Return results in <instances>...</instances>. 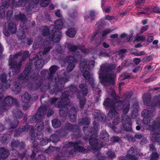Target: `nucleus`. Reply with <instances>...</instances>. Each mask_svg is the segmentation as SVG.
Listing matches in <instances>:
<instances>
[{
    "mask_svg": "<svg viewBox=\"0 0 160 160\" xmlns=\"http://www.w3.org/2000/svg\"><path fill=\"white\" fill-rule=\"evenodd\" d=\"M58 67L55 65L51 66L49 68L47 78L43 80L42 78L35 72L30 66L26 67L18 77L15 81L12 89L13 92L18 94L22 89V85L25 84L30 79L36 89L39 88L42 92L47 91L49 89V93L51 95L61 93L65 83L69 80L65 78L67 75L66 70H63L61 72V78H53Z\"/></svg>",
    "mask_w": 160,
    "mask_h": 160,
    "instance_id": "1",
    "label": "nucleus"
},
{
    "mask_svg": "<svg viewBox=\"0 0 160 160\" xmlns=\"http://www.w3.org/2000/svg\"><path fill=\"white\" fill-rule=\"evenodd\" d=\"M83 131L85 134V138L88 140L89 144L94 148L96 149L98 144L97 138L98 134L94 132L93 129L92 127L85 128L83 127Z\"/></svg>",
    "mask_w": 160,
    "mask_h": 160,
    "instance_id": "2",
    "label": "nucleus"
},
{
    "mask_svg": "<svg viewBox=\"0 0 160 160\" xmlns=\"http://www.w3.org/2000/svg\"><path fill=\"white\" fill-rule=\"evenodd\" d=\"M35 128L37 132H35L33 127L32 125H28L27 127V130L29 132V135L35 139V136H37L38 139H41L43 137V133L41 131L44 128V124L42 120L40 119L37 122L35 125Z\"/></svg>",
    "mask_w": 160,
    "mask_h": 160,
    "instance_id": "3",
    "label": "nucleus"
},
{
    "mask_svg": "<svg viewBox=\"0 0 160 160\" xmlns=\"http://www.w3.org/2000/svg\"><path fill=\"white\" fill-rule=\"evenodd\" d=\"M130 104L129 102L127 105L123 108V112L124 114L122 115V125L124 130L126 131H131L132 129V122L131 118L126 115L128 113L130 108Z\"/></svg>",
    "mask_w": 160,
    "mask_h": 160,
    "instance_id": "4",
    "label": "nucleus"
},
{
    "mask_svg": "<svg viewBox=\"0 0 160 160\" xmlns=\"http://www.w3.org/2000/svg\"><path fill=\"white\" fill-rule=\"evenodd\" d=\"M80 130L77 126L68 122L65 123L63 128L60 130L59 133L61 136H66L68 132H78Z\"/></svg>",
    "mask_w": 160,
    "mask_h": 160,
    "instance_id": "5",
    "label": "nucleus"
},
{
    "mask_svg": "<svg viewBox=\"0 0 160 160\" xmlns=\"http://www.w3.org/2000/svg\"><path fill=\"white\" fill-rule=\"evenodd\" d=\"M15 105L17 107L19 106V104L17 100L13 98L11 96L6 97L0 104V108L2 110L6 109V106H10L12 105Z\"/></svg>",
    "mask_w": 160,
    "mask_h": 160,
    "instance_id": "6",
    "label": "nucleus"
},
{
    "mask_svg": "<svg viewBox=\"0 0 160 160\" xmlns=\"http://www.w3.org/2000/svg\"><path fill=\"white\" fill-rule=\"evenodd\" d=\"M46 112V109L45 107H40L38 109L35 115L30 117L28 122L30 123H33L38 122L45 115Z\"/></svg>",
    "mask_w": 160,
    "mask_h": 160,
    "instance_id": "7",
    "label": "nucleus"
},
{
    "mask_svg": "<svg viewBox=\"0 0 160 160\" xmlns=\"http://www.w3.org/2000/svg\"><path fill=\"white\" fill-rule=\"evenodd\" d=\"M70 92L69 90H65L62 93L60 101L58 104L57 107H63L68 105L69 103V100L68 98L70 95Z\"/></svg>",
    "mask_w": 160,
    "mask_h": 160,
    "instance_id": "8",
    "label": "nucleus"
},
{
    "mask_svg": "<svg viewBox=\"0 0 160 160\" xmlns=\"http://www.w3.org/2000/svg\"><path fill=\"white\" fill-rule=\"evenodd\" d=\"M99 75L100 80L108 82L110 84L114 85V78L116 76L115 74H109L108 75L104 76V74L102 73L99 72Z\"/></svg>",
    "mask_w": 160,
    "mask_h": 160,
    "instance_id": "9",
    "label": "nucleus"
},
{
    "mask_svg": "<svg viewBox=\"0 0 160 160\" xmlns=\"http://www.w3.org/2000/svg\"><path fill=\"white\" fill-rule=\"evenodd\" d=\"M51 33L49 36V39L50 41L55 42H59L60 40L62 33L61 32L57 30L51 29Z\"/></svg>",
    "mask_w": 160,
    "mask_h": 160,
    "instance_id": "10",
    "label": "nucleus"
},
{
    "mask_svg": "<svg viewBox=\"0 0 160 160\" xmlns=\"http://www.w3.org/2000/svg\"><path fill=\"white\" fill-rule=\"evenodd\" d=\"M135 153L134 148L131 147L128 151L126 156H122L119 158L120 160H137L138 158L134 155Z\"/></svg>",
    "mask_w": 160,
    "mask_h": 160,
    "instance_id": "11",
    "label": "nucleus"
},
{
    "mask_svg": "<svg viewBox=\"0 0 160 160\" xmlns=\"http://www.w3.org/2000/svg\"><path fill=\"white\" fill-rule=\"evenodd\" d=\"M11 147L12 149L18 148L20 150L24 149L26 147L24 142H20L19 140L12 139L11 141Z\"/></svg>",
    "mask_w": 160,
    "mask_h": 160,
    "instance_id": "12",
    "label": "nucleus"
},
{
    "mask_svg": "<svg viewBox=\"0 0 160 160\" xmlns=\"http://www.w3.org/2000/svg\"><path fill=\"white\" fill-rule=\"evenodd\" d=\"M31 61H35L34 64L37 69H41L42 68L44 65V62L42 58H39L37 55H34L32 59H30Z\"/></svg>",
    "mask_w": 160,
    "mask_h": 160,
    "instance_id": "13",
    "label": "nucleus"
},
{
    "mask_svg": "<svg viewBox=\"0 0 160 160\" xmlns=\"http://www.w3.org/2000/svg\"><path fill=\"white\" fill-rule=\"evenodd\" d=\"M83 144L81 141H78L77 145L75 147H74L73 148L74 152H79L82 153L87 152L88 150V148L87 146L84 147L80 145H82Z\"/></svg>",
    "mask_w": 160,
    "mask_h": 160,
    "instance_id": "14",
    "label": "nucleus"
},
{
    "mask_svg": "<svg viewBox=\"0 0 160 160\" xmlns=\"http://www.w3.org/2000/svg\"><path fill=\"white\" fill-rule=\"evenodd\" d=\"M115 67L114 65L112 64H108L104 65L100 67L99 72H102L103 73L110 72L114 69Z\"/></svg>",
    "mask_w": 160,
    "mask_h": 160,
    "instance_id": "15",
    "label": "nucleus"
},
{
    "mask_svg": "<svg viewBox=\"0 0 160 160\" xmlns=\"http://www.w3.org/2000/svg\"><path fill=\"white\" fill-rule=\"evenodd\" d=\"M49 95L46 93H43L41 96L40 98V102L42 105L41 107H45L46 111L47 110V107L49 106Z\"/></svg>",
    "mask_w": 160,
    "mask_h": 160,
    "instance_id": "16",
    "label": "nucleus"
},
{
    "mask_svg": "<svg viewBox=\"0 0 160 160\" xmlns=\"http://www.w3.org/2000/svg\"><path fill=\"white\" fill-rule=\"evenodd\" d=\"M148 107V109H144L142 112L143 117L152 118L153 117V112L155 110L154 106H150Z\"/></svg>",
    "mask_w": 160,
    "mask_h": 160,
    "instance_id": "17",
    "label": "nucleus"
},
{
    "mask_svg": "<svg viewBox=\"0 0 160 160\" xmlns=\"http://www.w3.org/2000/svg\"><path fill=\"white\" fill-rule=\"evenodd\" d=\"M9 65L10 68L13 69L15 71V73L19 72L21 69V62L18 63L17 62H14L12 59L9 60Z\"/></svg>",
    "mask_w": 160,
    "mask_h": 160,
    "instance_id": "18",
    "label": "nucleus"
},
{
    "mask_svg": "<svg viewBox=\"0 0 160 160\" xmlns=\"http://www.w3.org/2000/svg\"><path fill=\"white\" fill-rule=\"evenodd\" d=\"M114 109L116 111L121 110L126 104L125 101L124 100H118L115 99L114 102Z\"/></svg>",
    "mask_w": 160,
    "mask_h": 160,
    "instance_id": "19",
    "label": "nucleus"
},
{
    "mask_svg": "<svg viewBox=\"0 0 160 160\" xmlns=\"http://www.w3.org/2000/svg\"><path fill=\"white\" fill-rule=\"evenodd\" d=\"M22 30L19 29L17 32V36L19 39H24L26 36L25 33L28 32L29 31V28L26 26H23L22 27Z\"/></svg>",
    "mask_w": 160,
    "mask_h": 160,
    "instance_id": "20",
    "label": "nucleus"
},
{
    "mask_svg": "<svg viewBox=\"0 0 160 160\" xmlns=\"http://www.w3.org/2000/svg\"><path fill=\"white\" fill-rule=\"evenodd\" d=\"M55 25L53 24L50 26V28L56 30H60L63 27V24L62 20L61 19L56 20L54 22Z\"/></svg>",
    "mask_w": 160,
    "mask_h": 160,
    "instance_id": "21",
    "label": "nucleus"
},
{
    "mask_svg": "<svg viewBox=\"0 0 160 160\" xmlns=\"http://www.w3.org/2000/svg\"><path fill=\"white\" fill-rule=\"evenodd\" d=\"M143 100L145 104L148 107L156 105V103L153 104L151 101V95L149 94H145L143 96Z\"/></svg>",
    "mask_w": 160,
    "mask_h": 160,
    "instance_id": "22",
    "label": "nucleus"
},
{
    "mask_svg": "<svg viewBox=\"0 0 160 160\" xmlns=\"http://www.w3.org/2000/svg\"><path fill=\"white\" fill-rule=\"evenodd\" d=\"M7 76L4 74H2L0 75V80L3 83L2 88L3 89L9 88L10 87V84L6 81Z\"/></svg>",
    "mask_w": 160,
    "mask_h": 160,
    "instance_id": "23",
    "label": "nucleus"
},
{
    "mask_svg": "<svg viewBox=\"0 0 160 160\" xmlns=\"http://www.w3.org/2000/svg\"><path fill=\"white\" fill-rule=\"evenodd\" d=\"M114 101L109 98H106L103 102V104L105 108H113L114 107Z\"/></svg>",
    "mask_w": 160,
    "mask_h": 160,
    "instance_id": "24",
    "label": "nucleus"
},
{
    "mask_svg": "<svg viewBox=\"0 0 160 160\" xmlns=\"http://www.w3.org/2000/svg\"><path fill=\"white\" fill-rule=\"evenodd\" d=\"M77 112L75 108L74 107H71L69 111L68 116L72 122H74L76 121L77 117Z\"/></svg>",
    "mask_w": 160,
    "mask_h": 160,
    "instance_id": "25",
    "label": "nucleus"
},
{
    "mask_svg": "<svg viewBox=\"0 0 160 160\" xmlns=\"http://www.w3.org/2000/svg\"><path fill=\"white\" fill-rule=\"evenodd\" d=\"M93 115L95 119L98 122H104L106 120V117L104 114L95 112Z\"/></svg>",
    "mask_w": 160,
    "mask_h": 160,
    "instance_id": "26",
    "label": "nucleus"
},
{
    "mask_svg": "<svg viewBox=\"0 0 160 160\" xmlns=\"http://www.w3.org/2000/svg\"><path fill=\"white\" fill-rule=\"evenodd\" d=\"M9 154L8 150L3 147L0 148V159L4 160L7 159Z\"/></svg>",
    "mask_w": 160,
    "mask_h": 160,
    "instance_id": "27",
    "label": "nucleus"
},
{
    "mask_svg": "<svg viewBox=\"0 0 160 160\" xmlns=\"http://www.w3.org/2000/svg\"><path fill=\"white\" fill-rule=\"evenodd\" d=\"M10 6V4L6 1L3 2L2 1V5L0 6V15L3 16L4 15L5 13V9L7 8Z\"/></svg>",
    "mask_w": 160,
    "mask_h": 160,
    "instance_id": "28",
    "label": "nucleus"
},
{
    "mask_svg": "<svg viewBox=\"0 0 160 160\" xmlns=\"http://www.w3.org/2000/svg\"><path fill=\"white\" fill-rule=\"evenodd\" d=\"M57 107L60 108L59 111V114L60 116L65 117L67 116L69 110V109L67 107L63 106V107Z\"/></svg>",
    "mask_w": 160,
    "mask_h": 160,
    "instance_id": "29",
    "label": "nucleus"
},
{
    "mask_svg": "<svg viewBox=\"0 0 160 160\" xmlns=\"http://www.w3.org/2000/svg\"><path fill=\"white\" fill-rule=\"evenodd\" d=\"M26 129H27V127L25 126H22L20 127L15 131L14 136L18 137L20 136Z\"/></svg>",
    "mask_w": 160,
    "mask_h": 160,
    "instance_id": "30",
    "label": "nucleus"
},
{
    "mask_svg": "<svg viewBox=\"0 0 160 160\" xmlns=\"http://www.w3.org/2000/svg\"><path fill=\"white\" fill-rule=\"evenodd\" d=\"M11 138L10 134H7L4 135L0 139L1 142L3 145L7 144Z\"/></svg>",
    "mask_w": 160,
    "mask_h": 160,
    "instance_id": "31",
    "label": "nucleus"
},
{
    "mask_svg": "<svg viewBox=\"0 0 160 160\" xmlns=\"http://www.w3.org/2000/svg\"><path fill=\"white\" fill-rule=\"evenodd\" d=\"M31 98V96L26 92L24 93L21 97V101L25 103H28Z\"/></svg>",
    "mask_w": 160,
    "mask_h": 160,
    "instance_id": "32",
    "label": "nucleus"
},
{
    "mask_svg": "<svg viewBox=\"0 0 160 160\" xmlns=\"http://www.w3.org/2000/svg\"><path fill=\"white\" fill-rule=\"evenodd\" d=\"M79 87L81 89L82 95L84 96H86L88 93V90L87 86L84 84H80Z\"/></svg>",
    "mask_w": 160,
    "mask_h": 160,
    "instance_id": "33",
    "label": "nucleus"
},
{
    "mask_svg": "<svg viewBox=\"0 0 160 160\" xmlns=\"http://www.w3.org/2000/svg\"><path fill=\"white\" fill-rule=\"evenodd\" d=\"M88 14H85L84 15V17L86 18H89L91 21H94L95 20V17L96 16V12L95 10H89L88 12Z\"/></svg>",
    "mask_w": 160,
    "mask_h": 160,
    "instance_id": "34",
    "label": "nucleus"
},
{
    "mask_svg": "<svg viewBox=\"0 0 160 160\" xmlns=\"http://www.w3.org/2000/svg\"><path fill=\"white\" fill-rule=\"evenodd\" d=\"M8 28L11 33L14 34L16 32L17 28L16 25L13 23H10L8 24Z\"/></svg>",
    "mask_w": 160,
    "mask_h": 160,
    "instance_id": "35",
    "label": "nucleus"
},
{
    "mask_svg": "<svg viewBox=\"0 0 160 160\" xmlns=\"http://www.w3.org/2000/svg\"><path fill=\"white\" fill-rule=\"evenodd\" d=\"M90 123L89 118L87 117H85L81 119L78 120V123L80 125H84V126L88 125Z\"/></svg>",
    "mask_w": 160,
    "mask_h": 160,
    "instance_id": "36",
    "label": "nucleus"
},
{
    "mask_svg": "<svg viewBox=\"0 0 160 160\" xmlns=\"http://www.w3.org/2000/svg\"><path fill=\"white\" fill-rule=\"evenodd\" d=\"M109 135L108 132L105 131H102L99 136L101 139L106 141H109L108 137Z\"/></svg>",
    "mask_w": 160,
    "mask_h": 160,
    "instance_id": "37",
    "label": "nucleus"
},
{
    "mask_svg": "<svg viewBox=\"0 0 160 160\" xmlns=\"http://www.w3.org/2000/svg\"><path fill=\"white\" fill-rule=\"evenodd\" d=\"M76 33V31L75 28H72L68 29L66 32V34L70 38L75 37Z\"/></svg>",
    "mask_w": 160,
    "mask_h": 160,
    "instance_id": "38",
    "label": "nucleus"
},
{
    "mask_svg": "<svg viewBox=\"0 0 160 160\" xmlns=\"http://www.w3.org/2000/svg\"><path fill=\"white\" fill-rule=\"evenodd\" d=\"M22 52L20 51L18 52V53L15 54H11L9 56V60L12 59V61H13L14 62H17L18 58L20 57L22 54Z\"/></svg>",
    "mask_w": 160,
    "mask_h": 160,
    "instance_id": "39",
    "label": "nucleus"
},
{
    "mask_svg": "<svg viewBox=\"0 0 160 160\" xmlns=\"http://www.w3.org/2000/svg\"><path fill=\"white\" fill-rule=\"evenodd\" d=\"M110 110L108 114V119H112L113 118H115L116 115L118 113L115 109L110 108Z\"/></svg>",
    "mask_w": 160,
    "mask_h": 160,
    "instance_id": "40",
    "label": "nucleus"
},
{
    "mask_svg": "<svg viewBox=\"0 0 160 160\" xmlns=\"http://www.w3.org/2000/svg\"><path fill=\"white\" fill-rule=\"evenodd\" d=\"M51 31L52 30L50 28V26L49 28H48V26H45L43 27L42 29V35L44 36L50 35V33H51Z\"/></svg>",
    "mask_w": 160,
    "mask_h": 160,
    "instance_id": "41",
    "label": "nucleus"
},
{
    "mask_svg": "<svg viewBox=\"0 0 160 160\" xmlns=\"http://www.w3.org/2000/svg\"><path fill=\"white\" fill-rule=\"evenodd\" d=\"M52 126L55 128L60 127L61 124V121L58 118H54L52 121Z\"/></svg>",
    "mask_w": 160,
    "mask_h": 160,
    "instance_id": "42",
    "label": "nucleus"
},
{
    "mask_svg": "<svg viewBox=\"0 0 160 160\" xmlns=\"http://www.w3.org/2000/svg\"><path fill=\"white\" fill-rule=\"evenodd\" d=\"M87 61L84 60H82L80 61L79 68L81 71H84V70H87Z\"/></svg>",
    "mask_w": 160,
    "mask_h": 160,
    "instance_id": "43",
    "label": "nucleus"
},
{
    "mask_svg": "<svg viewBox=\"0 0 160 160\" xmlns=\"http://www.w3.org/2000/svg\"><path fill=\"white\" fill-rule=\"evenodd\" d=\"M49 139L50 141L53 143L58 142L60 140L59 136L56 134H53L51 135Z\"/></svg>",
    "mask_w": 160,
    "mask_h": 160,
    "instance_id": "44",
    "label": "nucleus"
},
{
    "mask_svg": "<svg viewBox=\"0 0 160 160\" xmlns=\"http://www.w3.org/2000/svg\"><path fill=\"white\" fill-rule=\"evenodd\" d=\"M152 130H156L158 129H160V120L157 122L153 121L152 126Z\"/></svg>",
    "mask_w": 160,
    "mask_h": 160,
    "instance_id": "45",
    "label": "nucleus"
},
{
    "mask_svg": "<svg viewBox=\"0 0 160 160\" xmlns=\"http://www.w3.org/2000/svg\"><path fill=\"white\" fill-rule=\"evenodd\" d=\"M29 136L31 139V142L32 143V146L34 148H36L38 145V142L36 141V140H40L41 139H38L37 138V136H35V139L32 138V137L29 135Z\"/></svg>",
    "mask_w": 160,
    "mask_h": 160,
    "instance_id": "46",
    "label": "nucleus"
},
{
    "mask_svg": "<svg viewBox=\"0 0 160 160\" xmlns=\"http://www.w3.org/2000/svg\"><path fill=\"white\" fill-rule=\"evenodd\" d=\"M36 6V4L32 2L26 6V10L28 12L32 11H33L34 10L33 9L34 8H37Z\"/></svg>",
    "mask_w": 160,
    "mask_h": 160,
    "instance_id": "47",
    "label": "nucleus"
},
{
    "mask_svg": "<svg viewBox=\"0 0 160 160\" xmlns=\"http://www.w3.org/2000/svg\"><path fill=\"white\" fill-rule=\"evenodd\" d=\"M75 66V64L74 63H69L67 66L66 69L67 71H66L67 72V75L66 76L65 78H67L69 79V78L67 77L68 75V73L72 71Z\"/></svg>",
    "mask_w": 160,
    "mask_h": 160,
    "instance_id": "48",
    "label": "nucleus"
},
{
    "mask_svg": "<svg viewBox=\"0 0 160 160\" xmlns=\"http://www.w3.org/2000/svg\"><path fill=\"white\" fill-rule=\"evenodd\" d=\"M68 48L71 52H74L78 49V47L72 43H69L67 45Z\"/></svg>",
    "mask_w": 160,
    "mask_h": 160,
    "instance_id": "49",
    "label": "nucleus"
},
{
    "mask_svg": "<svg viewBox=\"0 0 160 160\" xmlns=\"http://www.w3.org/2000/svg\"><path fill=\"white\" fill-rule=\"evenodd\" d=\"M19 124L18 121L17 119H14L13 120L10 121L9 126L10 128H16Z\"/></svg>",
    "mask_w": 160,
    "mask_h": 160,
    "instance_id": "50",
    "label": "nucleus"
},
{
    "mask_svg": "<svg viewBox=\"0 0 160 160\" xmlns=\"http://www.w3.org/2000/svg\"><path fill=\"white\" fill-rule=\"evenodd\" d=\"M65 60L66 62L69 63H74L76 61V59L75 58L71 55L67 56L65 58Z\"/></svg>",
    "mask_w": 160,
    "mask_h": 160,
    "instance_id": "51",
    "label": "nucleus"
},
{
    "mask_svg": "<svg viewBox=\"0 0 160 160\" xmlns=\"http://www.w3.org/2000/svg\"><path fill=\"white\" fill-rule=\"evenodd\" d=\"M13 116L17 119H20L23 117V114L21 111L18 110L13 113Z\"/></svg>",
    "mask_w": 160,
    "mask_h": 160,
    "instance_id": "52",
    "label": "nucleus"
},
{
    "mask_svg": "<svg viewBox=\"0 0 160 160\" xmlns=\"http://www.w3.org/2000/svg\"><path fill=\"white\" fill-rule=\"evenodd\" d=\"M87 99L85 98H82L79 101V106L81 109L83 108L86 102Z\"/></svg>",
    "mask_w": 160,
    "mask_h": 160,
    "instance_id": "53",
    "label": "nucleus"
},
{
    "mask_svg": "<svg viewBox=\"0 0 160 160\" xmlns=\"http://www.w3.org/2000/svg\"><path fill=\"white\" fill-rule=\"evenodd\" d=\"M77 11L74 9L70 10L68 12V14L69 16L72 18H76L77 16Z\"/></svg>",
    "mask_w": 160,
    "mask_h": 160,
    "instance_id": "54",
    "label": "nucleus"
},
{
    "mask_svg": "<svg viewBox=\"0 0 160 160\" xmlns=\"http://www.w3.org/2000/svg\"><path fill=\"white\" fill-rule=\"evenodd\" d=\"M31 0H19L18 1V5L21 7L25 6L27 3H29Z\"/></svg>",
    "mask_w": 160,
    "mask_h": 160,
    "instance_id": "55",
    "label": "nucleus"
},
{
    "mask_svg": "<svg viewBox=\"0 0 160 160\" xmlns=\"http://www.w3.org/2000/svg\"><path fill=\"white\" fill-rule=\"evenodd\" d=\"M12 156H13L14 157H17L18 156V158H16L15 159L17 158L19 160H20V157L19 156L22 153L20 154L19 151L15 149H12Z\"/></svg>",
    "mask_w": 160,
    "mask_h": 160,
    "instance_id": "56",
    "label": "nucleus"
},
{
    "mask_svg": "<svg viewBox=\"0 0 160 160\" xmlns=\"http://www.w3.org/2000/svg\"><path fill=\"white\" fill-rule=\"evenodd\" d=\"M159 158V155L157 152H152L150 156V160H158Z\"/></svg>",
    "mask_w": 160,
    "mask_h": 160,
    "instance_id": "57",
    "label": "nucleus"
},
{
    "mask_svg": "<svg viewBox=\"0 0 160 160\" xmlns=\"http://www.w3.org/2000/svg\"><path fill=\"white\" fill-rule=\"evenodd\" d=\"M3 33L4 35L7 37H9L10 36V33L9 32V30L8 27H7L6 23L3 25Z\"/></svg>",
    "mask_w": 160,
    "mask_h": 160,
    "instance_id": "58",
    "label": "nucleus"
},
{
    "mask_svg": "<svg viewBox=\"0 0 160 160\" xmlns=\"http://www.w3.org/2000/svg\"><path fill=\"white\" fill-rule=\"evenodd\" d=\"M78 142H69L66 144V146L68 148L75 147L77 145Z\"/></svg>",
    "mask_w": 160,
    "mask_h": 160,
    "instance_id": "59",
    "label": "nucleus"
},
{
    "mask_svg": "<svg viewBox=\"0 0 160 160\" xmlns=\"http://www.w3.org/2000/svg\"><path fill=\"white\" fill-rule=\"evenodd\" d=\"M83 72V76L84 78L86 80H89L90 79L91 75L89 72L87 70H84Z\"/></svg>",
    "mask_w": 160,
    "mask_h": 160,
    "instance_id": "60",
    "label": "nucleus"
},
{
    "mask_svg": "<svg viewBox=\"0 0 160 160\" xmlns=\"http://www.w3.org/2000/svg\"><path fill=\"white\" fill-rule=\"evenodd\" d=\"M121 77L123 78V79H126L128 78H132L133 76L132 75H130L129 74L126 72L122 73L121 75Z\"/></svg>",
    "mask_w": 160,
    "mask_h": 160,
    "instance_id": "61",
    "label": "nucleus"
},
{
    "mask_svg": "<svg viewBox=\"0 0 160 160\" xmlns=\"http://www.w3.org/2000/svg\"><path fill=\"white\" fill-rule=\"evenodd\" d=\"M152 59V55H150L143 58L142 59V61L143 62H148L150 61Z\"/></svg>",
    "mask_w": 160,
    "mask_h": 160,
    "instance_id": "62",
    "label": "nucleus"
},
{
    "mask_svg": "<svg viewBox=\"0 0 160 160\" xmlns=\"http://www.w3.org/2000/svg\"><path fill=\"white\" fill-rule=\"evenodd\" d=\"M59 99V98L56 97H53V98H51L50 99V100H49V102H50V105H54L56 107H57V106H57L58 104L56 105L55 104L57 101Z\"/></svg>",
    "mask_w": 160,
    "mask_h": 160,
    "instance_id": "63",
    "label": "nucleus"
},
{
    "mask_svg": "<svg viewBox=\"0 0 160 160\" xmlns=\"http://www.w3.org/2000/svg\"><path fill=\"white\" fill-rule=\"evenodd\" d=\"M42 56H41L39 58H42V60L44 62V64L47 63L49 60L50 58L49 56L47 54H43L42 58Z\"/></svg>",
    "mask_w": 160,
    "mask_h": 160,
    "instance_id": "64",
    "label": "nucleus"
}]
</instances>
